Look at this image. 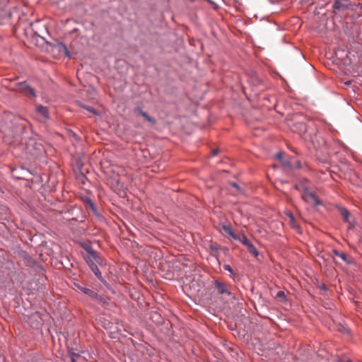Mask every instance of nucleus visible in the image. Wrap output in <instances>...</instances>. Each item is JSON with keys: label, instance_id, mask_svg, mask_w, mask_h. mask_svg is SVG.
Instances as JSON below:
<instances>
[{"label": "nucleus", "instance_id": "obj_1", "mask_svg": "<svg viewBox=\"0 0 362 362\" xmlns=\"http://www.w3.org/2000/svg\"><path fill=\"white\" fill-rule=\"evenodd\" d=\"M296 187L300 192L301 197L305 202H313L315 206H319L322 204L317 195L311 192L308 187L302 185L296 186Z\"/></svg>", "mask_w": 362, "mask_h": 362}, {"label": "nucleus", "instance_id": "obj_10", "mask_svg": "<svg viewBox=\"0 0 362 362\" xmlns=\"http://www.w3.org/2000/svg\"><path fill=\"white\" fill-rule=\"evenodd\" d=\"M56 48L61 54H64L65 57H69V51L64 44L62 42L58 43L56 46Z\"/></svg>", "mask_w": 362, "mask_h": 362}, {"label": "nucleus", "instance_id": "obj_17", "mask_svg": "<svg viewBox=\"0 0 362 362\" xmlns=\"http://www.w3.org/2000/svg\"><path fill=\"white\" fill-rule=\"evenodd\" d=\"M223 230H224V232H225L226 233H227V234H228V235H233V232H234V231H233V229H232L230 226H226V225L223 226Z\"/></svg>", "mask_w": 362, "mask_h": 362}, {"label": "nucleus", "instance_id": "obj_26", "mask_svg": "<svg viewBox=\"0 0 362 362\" xmlns=\"http://www.w3.org/2000/svg\"><path fill=\"white\" fill-rule=\"evenodd\" d=\"M286 214L290 218L291 221H294L295 218H294V216H293V214L291 212L289 211V212L286 213Z\"/></svg>", "mask_w": 362, "mask_h": 362}, {"label": "nucleus", "instance_id": "obj_2", "mask_svg": "<svg viewBox=\"0 0 362 362\" xmlns=\"http://www.w3.org/2000/svg\"><path fill=\"white\" fill-rule=\"evenodd\" d=\"M85 250L87 254L84 258L90 269L93 268L94 266L103 264V261L98 255L97 252L90 246H86Z\"/></svg>", "mask_w": 362, "mask_h": 362}, {"label": "nucleus", "instance_id": "obj_28", "mask_svg": "<svg viewBox=\"0 0 362 362\" xmlns=\"http://www.w3.org/2000/svg\"><path fill=\"white\" fill-rule=\"evenodd\" d=\"M291 225H292V226L293 228H297L298 227L297 224L296 223L295 220L293 221H291Z\"/></svg>", "mask_w": 362, "mask_h": 362}, {"label": "nucleus", "instance_id": "obj_30", "mask_svg": "<svg viewBox=\"0 0 362 362\" xmlns=\"http://www.w3.org/2000/svg\"><path fill=\"white\" fill-rule=\"evenodd\" d=\"M217 154V151H214V155H216Z\"/></svg>", "mask_w": 362, "mask_h": 362}, {"label": "nucleus", "instance_id": "obj_6", "mask_svg": "<svg viewBox=\"0 0 362 362\" xmlns=\"http://www.w3.org/2000/svg\"><path fill=\"white\" fill-rule=\"evenodd\" d=\"M332 252L335 256L339 257L346 264L351 265L354 263V259L351 257H348L344 252H340L337 250H333Z\"/></svg>", "mask_w": 362, "mask_h": 362}, {"label": "nucleus", "instance_id": "obj_19", "mask_svg": "<svg viewBox=\"0 0 362 362\" xmlns=\"http://www.w3.org/2000/svg\"><path fill=\"white\" fill-rule=\"evenodd\" d=\"M281 163L283 164V165L285 167V168H291L292 169V166H291V163L290 161L287 160H282L281 161Z\"/></svg>", "mask_w": 362, "mask_h": 362}, {"label": "nucleus", "instance_id": "obj_11", "mask_svg": "<svg viewBox=\"0 0 362 362\" xmlns=\"http://www.w3.org/2000/svg\"><path fill=\"white\" fill-rule=\"evenodd\" d=\"M339 211H340V214H341L342 218H344V220L345 221H349V218L350 216L349 211L346 209L343 208V207L340 208Z\"/></svg>", "mask_w": 362, "mask_h": 362}, {"label": "nucleus", "instance_id": "obj_15", "mask_svg": "<svg viewBox=\"0 0 362 362\" xmlns=\"http://www.w3.org/2000/svg\"><path fill=\"white\" fill-rule=\"evenodd\" d=\"M240 242L242 243L247 247L252 243L244 233L242 234Z\"/></svg>", "mask_w": 362, "mask_h": 362}, {"label": "nucleus", "instance_id": "obj_8", "mask_svg": "<svg viewBox=\"0 0 362 362\" xmlns=\"http://www.w3.org/2000/svg\"><path fill=\"white\" fill-rule=\"evenodd\" d=\"M36 112L37 114H40V115H42V118L45 119H47L49 118L48 109L45 106H42L41 105H37L36 107Z\"/></svg>", "mask_w": 362, "mask_h": 362}, {"label": "nucleus", "instance_id": "obj_14", "mask_svg": "<svg viewBox=\"0 0 362 362\" xmlns=\"http://www.w3.org/2000/svg\"><path fill=\"white\" fill-rule=\"evenodd\" d=\"M141 116H142L146 120H147L148 122L151 123L152 124H154L156 123V119L151 117H150L146 112H141Z\"/></svg>", "mask_w": 362, "mask_h": 362}, {"label": "nucleus", "instance_id": "obj_32", "mask_svg": "<svg viewBox=\"0 0 362 362\" xmlns=\"http://www.w3.org/2000/svg\"><path fill=\"white\" fill-rule=\"evenodd\" d=\"M346 362H351V361L349 360V361H347Z\"/></svg>", "mask_w": 362, "mask_h": 362}, {"label": "nucleus", "instance_id": "obj_3", "mask_svg": "<svg viewBox=\"0 0 362 362\" xmlns=\"http://www.w3.org/2000/svg\"><path fill=\"white\" fill-rule=\"evenodd\" d=\"M214 287L217 290L218 293L220 295L226 296H230L231 295V292L227 284L223 281H221L218 279L215 280Z\"/></svg>", "mask_w": 362, "mask_h": 362}, {"label": "nucleus", "instance_id": "obj_25", "mask_svg": "<svg viewBox=\"0 0 362 362\" xmlns=\"http://www.w3.org/2000/svg\"><path fill=\"white\" fill-rule=\"evenodd\" d=\"M276 157L279 160H281V162L282 161V160H284L283 158V153H281V152H279L276 154Z\"/></svg>", "mask_w": 362, "mask_h": 362}, {"label": "nucleus", "instance_id": "obj_7", "mask_svg": "<svg viewBox=\"0 0 362 362\" xmlns=\"http://www.w3.org/2000/svg\"><path fill=\"white\" fill-rule=\"evenodd\" d=\"M83 202L87 209L91 210L95 216L100 217L97 208L90 198L86 197L83 198Z\"/></svg>", "mask_w": 362, "mask_h": 362}, {"label": "nucleus", "instance_id": "obj_23", "mask_svg": "<svg viewBox=\"0 0 362 362\" xmlns=\"http://www.w3.org/2000/svg\"><path fill=\"white\" fill-rule=\"evenodd\" d=\"M83 108L87 110L88 112H92L94 115H98L97 111L90 106H83Z\"/></svg>", "mask_w": 362, "mask_h": 362}, {"label": "nucleus", "instance_id": "obj_13", "mask_svg": "<svg viewBox=\"0 0 362 362\" xmlns=\"http://www.w3.org/2000/svg\"><path fill=\"white\" fill-rule=\"evenodd\" d=\"M248 252L254 255L255 257H257L259 255V252L257 250V248L255 247V245L251 243L247 247Z\"/></svg>", "mask_w": 362, "mask_h": 362}, {"label": "nucleus", "instance_id": "obj_21", "mask_svg": "<svg viewBox=\"0 0 362 362\" xmlns=\"http://www.w3.org/2000/svg\"><path fill=\"white\" fill-rule=\"evenodd\" d=\"M242 234H243V233H238V234H237V233H235L233 232V235H230V236L233 239H234V240H238V241H240V238H241V236H242Z\"/></svg>", "mask_w": 362, "mask_h": 362}, {"label": "nucleus", "instance_id": "obj_31", "mask_svg": "<svg viewBox=\"0 0 362 362\" xmlns=\"http://www.w3.org/2000/svg\"><path fill=\"white\" fill-rule=\"evenodd\" d=\"M361 9L362 10V4L360 6Z\"/></svg>", "mask_w": 362, "mask_h": 362}, {"label": "nucleus", "instance_id": "obj_27", "mask_svg": "<svg viewBox=\"0 0 362 362\" xmlns=\"http://www.w3.org/2000/svg\"><path fill=\"white\" fill-rule=\"evenodd\" d=\"M231 185H232V186H233V187H235V188H236V189H240V187H239V186H238V184H236V183H235V182H233Z\"/></svg>", "mask_w": 362, "mask_h": 362}, {"label": "nucleus", "instance_id": "obj_5", "mask_svg": "<svg viewBox=\"0 0 362 362\" xmlns=\"http://www.w3.org/2000/svg\"><path fill=\"white\" fill-rule=\"evenodd\" d=\"M78 288L86 295L90 297L92 299L100 300L101 297L98 294L93 291L92 289L86 287L84 285L78 286Z\"/></svg>", "mask_w": 362, "mask_h": 362}, {"label": "nucleus", "instance_id": "obj_22", "mask_svg": "<svg viewBox=\"0 0 362 362\" xmlns=\"http://www.w3.org/2000/svg\"><path fill=\"white\" fill-rule=\"evenodd\" d=\"M223 269H224V270L230 272L231 274H234L233 269H232V267L229 264H224L223 265Z\"/></svg>", "mask_w": 362, "mask_h": 362}, {"label": "nucleus", "instance_id": "obj_29", "mask_svg": "<svg viewBox=\"0 0 362 362\" xmlns=\"http://www.w3.org/2000/svg\"><path fill=\"white\" fill-rule=\"evenodd\" d=\"M210 247L212 251H217V247L216 246L211 245Z\"/></svg>", "mask_w": 362, "mask_h": 362}, {"label": "nucleus", "instance_id": "obj_18", "mask_svg": "<svg viewBox=\"0 0 362 362\" xmlns=\"http://www.w3.org/2000/svg\"><path fill=\"white\" fill-rule=\"evenodd\" d=\"M276 297L277 298H280V299H282L284 300H285L286 299V296L285 294V293L282 291H279L277 292L276 295Z\"/></svg>", "mask_w": 362, "mask_h": 362}, {"label": "nucleus", "instance_id": "obj_24", "mask_svg": "<svg viewBox=\"0 0 362 362\" xmlns=\"http://www.w3.org/2000/svg\"><path fill=\"white\" fill-rule=\"evenodd\" d=\"M134 112L135 113L139 114L140 115H141V112H144V111L142 110V107H140V106L136 107L134 110Z\"/></svg>", "mask_w": 362, "mask_h": 362}, {"label": "nucleus", "instance_id": "obj_12", "mask_svg": "<svg viewBox=\"0 0 362 362\" xmlns=\"http://www.w3.org/2000/svg\"><path fill=\"white\" fill-rule=\"evenodd\" d=\"M69 354L71 358L72 362H76V358L80 356L79 352H76L73 349L69 350Z\"/></svg>", "mask_w": 362, "mask_h": 362}, {"label": "nucleus", "instance_id": "obj_16", "mask_svg": "<svg viewBox=\"0 0 362 362\" xmlns=\"http://www.w3.org/2000/svg\"><path fill=\"white\" fill-rule=\"evenodd\" d=\"M332 7L334 9H337V10L346 8V6L339 0L335 1Z\"/></svg>", "mask_w": 362, "mask_h": 362}, {"label": "nucleus", "instance_id": "obj_9", "mask_svg": "<svg viewBox=\"0 0 362 362\" xmlns=\"http://www.w3.org/2000/svg\"><path fill=\"white\" fill-rule=\"evenodd\" d=\"M91 271L94 273V274L96 276V277L104 284L107 285V281L104 279V278L102 276V274L100 272L98 265L94 266L93 268L90 269Z\"/></svg>", "mask_w": 362, "mask_h": 362}, {"label": "nucleus", "instance_id": "obj_4", "mask_svg": "<svg viewBox=\"0 0 362 362\" xmlns=\"http://www.w3.org/2000/svg\"><path fill=\"white\" fill-rule=\"evenodd\" d=\"M18 90L29 98L36 97L35 90L25 82H22L18 84Z\"/></svg>", "mask_w": 362, "mask_h": 362}, {"label": "nucleus", "instance_id": "obj_20", "mask_svg": "<svg viewBox=\"0 0 362 362\" xmlns=\"http://www.w3.org/2000/svg\"><path fill=\"white\" fill-rule=\"evenodd\" d=\"M291 166L293 167L292 169H294L300 168L302 165L300 160H296L293 164H291Z\"/></svg>", "mask_w": 362, "mask_h": 362}]
</instances>
